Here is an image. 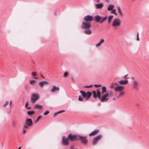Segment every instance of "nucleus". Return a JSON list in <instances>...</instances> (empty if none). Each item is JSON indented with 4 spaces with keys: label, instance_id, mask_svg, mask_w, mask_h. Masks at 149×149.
Masks as SVG:
<instances>
[{
    "label": "nucleus",
    "instance_id": "f257e3e1",
    "mask_svg": "<svg viewBox=\"0 0 149 149\" xmlns=\"http://www.w3.org/2000/svg\"><path fill=\"white\" fill-rule=\"evenodd\" d=\"M106 91V87L102 86L101 89H97L96 92L95 91H92L93 97L95 99L97 97L101 102H107L109 100V97H112L114 96V93L111 91H109L104 94Z\"/></svg>",
    "mask_w": 149,
    "mask_h": 149
},
{
    "label": "nucleus",
    "instance_id": "f03ea898",
    "mask_svg": "<svg viewBox=\"0 0 149 149\" xmlns=\"http://www.w3.org/2000/svg\"><path fill=\"white\" fill-rule=\"evenodd\" d=\"M91 26V24L90 22H84L82 23V28L85 30L84 33L85 34L88 35L91 34V31L90 29Z\"/></svg>",
    "mask_w": 149,
    "mask_h": 149
},
{
    "label": "nucleus",
    "instance_id": "7ed1b4c3",
    "mask_svg": "<svg viewBox=\"0 0 149 149\" xmlns=\"http://www.w3.org/2000/svg\"><path fill=\"white\" fill-rule=\"evenodd\" d=\"M107 16L102 17L99 15H96L93 18L94 21L97 23H100L102 24L104 21H106L107 19Z\"/></svg>",
    "mask_w": 149,
    "mask_h": 149
},
{
    "label": "nucleus",
    "instance_id": "20e7f679",
    "mask_svg": "<svg viewBox=\"0 0 149 149\" xmlns=\"http://www.w3.org/2000/svg\"><path fill=\"white\" fill-rule=\"evenodd\" d=\"M121 22V21L120 19L116 18L113 20L112 23V26L113 28H118L120 26Z\"/></svg>",
    "mask_w": 149,
    "mask_h": 149
},
{
    "label": "nucleus",
    "instance_id": "39448f33",
    "mask_svg": "<svg viewBox=\"0 0 149 149\" xmlns=\"http://www.w3.org/2000/svg\"><path fill=\"white\" fill-rule=\"evenodd\" d=\"M80 93H81L82 96L85 99H86L87 100L89 98L91 95V93L90 92H88L86 93H85L84 91H81Z\"/></svg>",
    "mask_w": 149,
    "mask_h": 149
},
{
    "label": "nucleus",
    "instance_id": "423d86ee",
    "mask_svg": "<svg viewBox=\"0 0 149 149\" xmlns=\"http://www.w3.org/2000/svg\"><path fill=\"white\" fill-rule=\"evenodd\" d=\"M33 125L32 121L31 119L27 118L26 119L25 124L24 126V127L26 129H27Z\"/></svg>",
    "mask_w": 149,
    "mask_h": 149
},
{
    "label": "nucleus",
    "instance_id": "0eeeda50",
    "mask_svg": "<svg viewBox=\"0 0 149 149\" xmlns=\"http://www.w3.org/2000/svg\"><path fill=\"white\" fill-rule=\"evenodd\" d=\"M102 137V135H99L95 137L93 139V145H96L97 143L100 140H101Z\"/></svg>",
    "mask_w": 149,
    "mask_h": 149
},
{
    "label": "nucleus",
    "instance_id": "6e6552de",
    "mask_svg": "<svg viewBox=\"0 0 149 149\" xmlns=\"http://www.w3.org/2000/svg\"><path fill=\"white\" fill-rule=\"evenodd\" d=\"M39 98V96L38 95L33 93L32 94L31 97V102L32 103H35Z\"/></svg>",
    "mask_w": 149,
    "mask_h": 149
},
{
    "label": "nucleus",
    "instance_id": "1a4fd4ad",
    "mask_svg": "<svg viewBox=\"0 0 149 149\" xmlns=\"http://www.w3.org/2000/svg\"><path fill=\"white\" fill-rule=\"evenodd\" d=\"M68 138L69 140L70 141H73L78 140V136L74 135L71 134H70L68 135Z\"/></svg>",
    "mask_w": 149,
    "mask_h": 149
},
{
    "label": "nucleus",
    "instance_id": "9d476101",
    "mask_svg": "<svg viewBox=\"0 0 149 149\" xmlns=\"http://www.w3.org/2000/svg\"><path fill=\"white\" fill-rule=\"evenodd\" d=\"M78 140L80 141L84 144H86L88 142V140L86 137L78 136Z\"/></svg>",
    "mask_w": 149,
    "mask_h": 149
},
{
    "label": "nucleus",
    "instance_id": "9b49d317",
    "mask_svg": "<svg viewBox=\"0 0 149 149\" xmlns=\"http://www.w3.org/2000/svg\"><path fill=\"white\" fill-rule=\"evenodd\" d=\"M69 139L68 137H63L62 138V145L66 146L69 145Z\"/></svg>",
    "mask_w": 149,
    "mask_h": 149
},
{
    "label": "nucleus",
    "instance_id": "f8f14e48",
    "mask_svg": "<svg viewBox=\"0 0 149 149\" xmlns=\"http://www.w3.org/2000/svg\"><path fill=\"white\" fill-rule=\"evenodd\" d=\"M139 82L136 80H134L132 83V87L136 91L139 90Z\"/></svg>",
    "mask_w": 149,
    "mask_h": 149
},
{
    "label": "nucleus",
    "instance_id": "ddd939ff",
    "mask_svg": "<svg viewBox=\"0 0 149 149\" xmlns=\"http://www.w3.org/2000/svg\"><path fill=\"white\" fill-rule=\"evenodd\" d=\"M125 87L122 86H119L115 88L114 91L116 92H121L123 91Z\"/></svg>",
    "mask_w": 149,
    "mask_h": 149
},
{
    "label": "nucleus",
    "instance_id": "4468645a",
    "mask_svg": "<svg viewBox=\"0 0 149 149\" xmlns=\"http://www.w3.org/2000/svg\"><path fill=\"white\" fill-rule=\"evenodd\" d=\"M93 17L92 16L87 15L85 16L84 18V20L86 22H90L91 23V22L93 20Z\"/></svg>",
    "mask_w": 149,
    "mask_h": 149
},
{
    "label": "nucleus",
    "instance_id": "2eb2a0df",
    "mask_svg": "<svg viewBox=\"0 0 149 149\" xmlns=\"http://www.w3.org/2000/svg\"><path fill=\"white\" fill-rule=\"evenodd\" d=\"M49 83L47 81H43L39 83L38 85L41 88H42L44 85H47L49 84Z\"/></svg>",
    "mask_w": 149,
    "mask_h": 149
},
{
    "label": "nucleus",
    "instance_id": "dca6fc26",
    "mask_svg": "<svg viewBox=\"0 0 149 149\" xmlns=\"http://www.w3.org/2000/svg\"><path fill=\"white\" fill-rule=\"evenodd\" d=\"M117 11L120 16L121 17H123L124 16V14L121 9L119 6L117 7Z\"/></svg>",
    "mask_w": 149,
    "mask_h": 149
},
{
    "label": "nucleus",
    "instance_id": "f3484780",
    "mask_svg": "<svg viewBox=\"0 0 149 149\" xmlns=\"http://www.w3.org/2000/svg\"><path fill=\"white\" fill-rule=\"evenodd\" d=\"M99 131V130L98 129L95 130L94 131L89 134V136L90 137L94 136L98 134Z\"/></svg>",
    "mask_w": 149,
    "mask_h": 149
},
{
    "label": "nucleus",
    "instance_id": "a211bd4d",
    "mask_svg": "<svg viewBox=\"0 0 149 149\" xmlns=\"http://www.w3.org/2000/svg\"><path fill=\"white\" fill-rule=\"evenodd\" d=\"M104 41L105 40L103 38H102L100 39L99 42L96 44L95 45V47H99L102 44H103L104 42Z\"/></svg>",
    "mask_w": 149,
    "mask_h": 149
},
{
    "label": "nucleus",
    "instance_id": "6ab92c4d",
    "mask_svg": "<svg viewBox=\"0 0 149 149\" xmlns=\"http://www.w3.org/2000/svg\"><path fill=\"white\" fill-rule=\"evenodd\" d=\"M96 8L97 9H101L104 6V4L102 3H100L99 4H96L95 5Z\"/></svg>",
    "mask_w": 149,
    "mask_h": 149
},
{
    "label": "nucleus",
    "instance_id": "aec40b11",
    "mask_svg": "<svg viewBox=\"0 0 149 149\" xmlns=\"http://www.w3.org/2000/svg\"><path fill=\"white\" fill-rule=\"evenodd\" d=\"M125 92L124 91L120 92L118 93L117 97V99H119L120 97H122L125 95Z\"/></svg>",
    "mask_w": 149,
    "mask_h": 149
},
{
    "label": "nucleus",
    "instance_id": "412c9836",
    "mask_svg": "<svg viewBox=\"0 0 149 149\" xmlns=\"http://www.w3.org/2000/svg\"><path fill=\"white\" fill-rule=\"evenodd\" d=\"M118 83L121 85H126L128 84V81L127 79L121 80L119 81Z\"/></svg>",
    "mask_w": 149,
    "mask_h": 149
},
{
    "label": "nucleus",
    "instance_id": "4be33fe9",
    "mask_svg": "<svg viewBox=\"0 0 149 149\" xmlns=\"http://www.w3.org/2000/svg\"><path fill=\"white\" fill-rule=\"evenodd\" d=\"M59 90V88L58 87L55 86H54L52 88L51 90V91L52 93H54L56 91H58Z\"/></svg>",
    "mask_w": 149,
    "mask_h": 149
},
{
    "label": "nucleus",
    "instance_id": "5701e85b",
    "mask_svg": "<svg viewBox=\"0 0 149 149\" xmlns=\"http://www.w3.org/2000/svg\"><path fill=\"white\" fill-rule=\"evenodd\" d=\"M115 6L113 5H110L107 7V10L109 11L112 10L114 8Z\"/></svg>",
    "mask_w": 149,
    "mask_h": 149
},
{
    "label": "nucleus",
    "instance_id": "b1692460",
    "mask_svg": "<svg viewBox=\"0 0 149 149\" xmlns=\"http://www.w3.org/2000/svg\"><path fill=\"white\" fill-rule=\"evenodd\" d=\"M113 16V15H111L109 16L108 17V23L109 24L111 23V21L112 20Z\"/></svg>",
    "mask_w": 149,
    "mask_h": 149
},
{
    "label": "nucleus",
    "instance_id": "393cba45",
    "mask_svg": "<svg viewBox=\"0 0 149 149\" xmlns=\"http://www.w3.org/2000/svg\"><path fill=\"white\" fill-rule=\"evenodd\" d=\"M118 85V83H114L111 85L110 88L111 89H113L115 86Z\"/></svg>",
    "mask_w": 149,
    "mask_h": 149
},
{
    "label": "nucleus",
    "instance_id": "a878e982",
    "mask_svg": "<svg viewBox=\"0 0 149 149\" xmlns=\"http://www.w3.org/2000/svg\"><path fill=\"white\" fill-rule=\"evenodd\" d=\"M43 107L42 105L37 104L35 106V108L36 109H41Z\"/></svg>",
    "mask_w": 149,
    "mask_h": 149
},
{
    "label": "nucleus",
    "instance_id": "bb28decb",
    "mask_svg": "<svg viewBox=\"0 0 149 149\" xmlns=\"http://www.w3.org/2000/svg\"><path fill=\"white\" fill-rule=\"evenodd\" d=\"M111 13L112 14H113L116 16H117L118 15L117 13L116 12V9H113L111 11Z\"/></svg>",
    "mask_w": 149,
    "mask_h": 149
},
{
    "label": "nucleus",
    "instance_id": "cd10ccee",
    "mask_svg": "<svg viewBox=\"0 0 149 149\" xmlns=\"http://www.w3.org/2000/svg\"><path fill=\"white\" fill-rule=\"evenodd\" d=\"M36 83V81L35 80H31L29 81V83L32 85H33Z\"/></svg>",
    "mask_w": 149,
    "mask_h": 149
},
{
    "label": "nucleus",
    "instance_id": "c85d7f7f",
    "mask_svg": "<svg viewBox=\"0 0 149 149\" xmlns=\"http://www.w3.org/2000/svg\"><path fill=\"white\" fill-rule=\"evenodd\" d=\"M64 112V111L63 110L59 111L56 113L54 114V116H57L58 115V114H59L60 113H62L63 112Z\"/></svg>",
    "mask_w": 149,
    "mask_h": 149
},
{
    "label": "nucleus",
    "instance_id": "c756f323",
    "mask_svg": "<svg viewBox=\"0 0 149 149\" xmlns=\"http://www.w3.org/2000/svg\"><path fill=\"white\" fill-rule=\"evenodd\" d=\"M34 112V111H28L27 112V114L31 116L33 114Z\"/></svg>",
    "mask_w": 149,
    "mask_h": 149
},
{
    "label": "nucleus",
    "instance_id": "7c9ffc66",
    "mask_svg": "<svg viewBox=\"0 0 149 149\" xmlns=\"http://www.w3.org/2000/svg\"><path fill=\"white\" fill-rule=\"evenodd\" d=\"M43 117V116H42L40 115L39 116L37 119L36 120V122H37L41 118H42Z\"/></svg>",
    "mask_w": 149,
    "mask_h": 149
},
{
    "label": "nucleus",
    "instance_id": "2f4dec72",
    "mask_svg": "<svg viewBox=\"0 0 149 149\" xmlns=\"http://www.w3.org/2000/svg\"><path fill=\"white\" fill-rule=\"evenodd\" d=\"M83 96H79V97L78 98V100L80 101H83Z\"/></svg>",
    "mask_w": 149,
    "mask_h": 149
},
{
    "label": "nucleus",
    "instance_id": "473e14b6",
    "mask_svg": "<svg viewBox=\"0 0 149 149\" xmlns=\"http://www.w3.org/2000/svg\"><path fill=\"white\" fill-rule=\"evenodd\" d=\"M49 111H45L43 113V115L44 116L47 115L49 114Z\"/></svg>",
    "mask_w": 149,
    "mask_h": 149
},
{
    "label": "nucleus",
    "instance_id": "72a5a7b5",
    "mask_svg": "<svg viewBox=\"0 0 149 149\" xmlns=\"http://www.w3.org/2000/svg\"><path fill=\"white\" fill-rule=\"evenodd\" d=\"M31 75L33 76H35L36 75V73L35 72H33L31 73Z\"/></svg>",
    "mask_w": 149,
    "mask_h": 149
},
{
    "label": "nucleus",
    "instance_id": "f704fd0d",
    "mask_svg": "<svg viewBox=\"0 0 149 149\" xmlns=\"http://www.w3.org/2000/svg\"><path fill=\"white\" fill-rule=\"evenodd\" d=\"M94 85L95 87V88H97L101 87V85H97V84H94Z\"/></svg>",
    "mask_w": 149,
    "mask_h": 149
},
{
    "label": "nucleus",
    "instance_id": "c9c22d12",
    "mask_svg": "<svg viewBox=\"0 0 149 149\" xmlns=\"http://www.w3.org/2000/svg\"><path fill=\"white\" fill-rule=\"evenodd\" d=\"M139 33H137L136 35V40L137 41H139Z\"/></svg>",
    "mask_w": 149,
    "mask_h": 149
},
{
    "label": "nucleus",
    "instance_id": "e433bc0d",
    "mask_svg": "<svg viewBox=\"0 0 149 149\" xmlns=\"http://www.w3.org/2000/svg\"><path fill=\"white\" fill-rule=\"evenodd\" d=\"M12 126L14 127L16 126V123L14 121H13L12 122Z\"/></svg>",
    "mask_w": 149,
    "mask_h": 149
},
{
    "label": "nucleus",
    "instance_id": "4c0bfd02",
    "mask_svg": "<svg viewBox=\"0 0 149 149\" xmlns=\"http://www.w3.org/2000/svg\"><path fill=\"white\" fill-rule=\"evenodd\" d=\"M68 75V73L67 72H66L64 74V76L65 77H67Z\"/></svg>",
    "mask_w": 149,
    "mask_h": 149
},
{
    "label": "nucleus",
    "instance_id": "58836bf2",
    "mask_svg": "<svg viewBox=\"0 0 149 149\" xmlns=\"http://www.w3.org/2000/svg\"><path fill=\"white\" fill-rule=\"evenodd\" d=\"M8 103V101H6L5 103L3 104V106L4 107H6Z\"/></svg>",
    "mask_w": 149,
    "mask_h": 149
},
{
    "label": "nucleus",
    "instance_id": "ea45409f",
    "mask_svg": "<svg viewBox=\"0 0 149 149\" xmlns=\"http://www.w3.org/2000/svg\"><path fill=\"white\" fill-rule=\"evenodd\" d=\"M28 102H27L25 104V107L26 109L27 108V107H28Z\"/></svg>",
    "mask_w": 149,
    "mask_h": 149
},
{
    "label": "nucleus",
    "instance_id": "a19ab883",
    "mask_svg": "<svg viewBox=\"0 0 149 149\" xmlns=\"http://www.w3.org/2000/svg\"><path fill=\"white\" fill-rule=\"evenodd\" d=\"M31 107L29 106V107H27V109H31Z\"/></svg>",
    "mask_w": 149,
    "mask_h": 149
},
{
    "label": "nucleus",
    "instance_id": "79ce46f5",
    "mask_svg": "<svg viewBox=\"0 0 149 149\" xmlns=\"http://www.w3.org/2000/svg\"><path fill=\"white\" fill-rule=\"evenodd\" d=\"M26 132V130H23V133L24 134Z\"/></svg>",
    "mask_w": 149,
    "mask_h": 149
},
{
    "label": "nucleus",
    "instance_id": "37998d69",
    "mask_svg": "<svg viewBox=\"0 0 149 149\" xmlns=\"http://www.w3.org/2000/svg\"><path fill=\"white\" fill-rule=\"evenodd\" d=\"M84 87H85V88H89V86H85Z\"/></svg>",
    "mask_w": 149,
    "mask_h": 149
},
{
    "label": "nucleus",
    "instance_id": "c03bdc74",
    "mask_svg": "<svg viewBox=\"0 0 149 149\" xmlns=\"http://www.w3.org/2000/svg\"><path fill=\"white\" fill-rule=\"evenodd\" d=\"M12 103V101H11L10 102V106H11V105Z\"/></svg>",
    "mask_w": 149,
    "mask_h": 149
},
{
    "label": "nucleus",
    "instance_id": "a18cd8bd",
    "mask_svg": "<svg viewBox=\"0 0 149 149\" xmlns=\"http://www.w3.org/2000/svg\"><path fill=\"white\" fill-rule=\"evenodd\" d=\"M92 87H93L92 85H91L89 86V88H92Z\"/></svg>",
    "mask_w": 149,
    "mask_h": 149
},
{
    "label": "nucleus",
    "instance_id": "49530a36",
    "mask_svg": "<svg viewBox=\"0 0 149 149\" xmlns=\"http://www.w3.org/2000/svg\"><path fill=\"white\" fill-rule=\"evenodd\" d=\"M113 100H115L116 99H115V98L114 97V98H113Z\"/></svg>",
    "mask_w": 149,
    "mask_h": 149
},
{
    "label": "nucleus",
    "instance_id": "de8ad7c7",
    "mask_svg": "<svg viewBox=\"0 0 149 149\" xmlns=\"http://www.w3.org/2000/svg\"><path fill=\"white\" fill-rule=\"evenodd\" d=\"M127 75H125V78H126V77H127Z\"/></svg>",
    "mask_w": 149,
    "mask_h": 149
},
{
    "label": "nucleus",
    "instance_id": "09e8293b",
    "mask_svg": "<svg viewBox=\"0 0 149 149\" xmlns=\"http://www.w3.org/2000/svg\"><path fill=\"white\" fill-rule=\"evenodd\" d=\"M21 147H19V148L18 149H21Z\"/></svg>",
    "mask_w": 149,
    "mask_h": 149
},
{
    "label": "nucleus",
    "instance_id": "8fccbe9b",
    "mask_svg": "<svg viewBox=\"0 0 149 149\" xmlns=\"http://www.w3.org/2000/svg\"><path fill=\"white\" fill-rule=\"evenodd\" d=\"M41 77H43V78H44V76H41Z\"/></svg>",
    "mask_w": 149,
    "mask_h": 149
},
{
    "label": "nucleus",
    "instance_id": "3c124183",
    "mask_svg": "<svg viewBox=\"0 0 149 149\" xmlns=\"http://www.w3.org/2000/svg\"><path fill=\"white\" fill-rule=\"evenodd\" d=\"M99 0H98V1H97V3H98V2H99Z\"/></svg>",
    "mask_w": 149,
    "mask_h": 149
},
{
    "label": "nucleus",
    "instance_id": "603ef678",
    "mask_svg": "<svg viewBox=\"0 0 149 149\" xmlns=\"http://www.w3.org/2000/svg\"><path fill=\"white\" fill-rule=\"evenodd\" d=\"M139 104H136V106H139Z\"/></svg>",
    "mask_w": 149,
    "mask_h": 149
},
{
    "label": "nucleus",
    "instance_id": "864d4df0",
    "mask_svg": "<svg viewBox=\"0 0 149 149\" xmlns=\"http://www.w3.org/2000/svg\"><path fill=\"white\" fill-rule=\"evenodd\" d=\"M35 79H38V78H35Z\"/></svg>",
    "mask_w": 149,
    "mask_h": 149
}]
</instances>
